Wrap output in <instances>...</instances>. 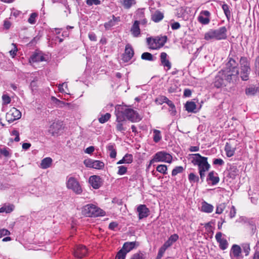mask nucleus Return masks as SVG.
<instances>
[{
	"label": "nucleus",
	"mask_w": 259,
	"mask_h": 259,
	"mask_svg": "<svg viewBox=\"0 0 259 259\" xmlns=\"http://www.w3.org/2000/svg\"><path fill=\"white\" fill-rule=\"evenodd\" d=\"M192 155L191 162L194 165L198 166L200 178L201 182H203L205 177V173L210 167V165L207 161V158L202 156L199 153L194 154Z\"/></svg>",
	"instance_id": "obj_1"
},
{
	"label": "nucleus",
	"mask_w": 259,
	"mask_h": 259,
	"mask_svg": "<svg viewBox=\"0 0 259 259\" xmlns=\"http://www.w3.org/2000/svg\"><path fill=\"white\" fill-rule=\"evenodd\" d=\"M117 113H119L124 117L125 116L129 120L132 122H137L141 119L139 114L136 111L126 106L121 107V109L118 110Z\"/></svg>",
	"instance_id": "obj_2"
},
{
	"label": "nucleus",
	"mask_w": 259,
	"mask_h": 259,
	"mask_svg": "<svg viewBox=\"0 0 259 259\" xmlns=\"http://www.w3.org/2000/svg\"><path fill=\"white\" fill-rule=\"evenodd\" d=\"M166 41V37H156L155 38L148 37L147 38V42L149 48L152 50L159 49L162 47Z\"/></svg>",
	"instance_id": "obj_3"
},
{
	"label": "nucleus",
	"mask_w": 259,
	"mask_h": 259,
	"mask_svg": "<svg viewBox=\"0 0 259 259\" xmlns=\"http://www.w3.org/2000/svg\"><path fill=\"white\" fill-rule=\"evenodd\" d=\"M83 211L88 217L103 216L105 212L94 204H88L84 206Z\"/></svg>",
	"instance_id": "obj_4"
},
{
	"label": "nucleus",
	"mask_w": 259,
	"mask_h": 259,
	"mask_svg": "<svg viewBox=\"0 0 259 259\" xmlns=\"http://www.w3.org/2000/svg\"><path fill=\"white\" fill-rule=\"evenodd\" d=\"M172 159V157L170 154L164 151H160L154 155L153 159L150 160L148 167H150L153 163L155 162H164L170 163Z\"/></svg>",
	"instance_id": "obj_5"
},
{
	"label": "nucleus",
	"mask_w": 259,
	"mask_h": 259,
	"mask_svg": "<svg viewBox=\"0 0 259 259\" xmlns=\"http://www.w3.org/2000/svg\"><path fill=\"white\" fill-rule=\"evenodd\" d=\"M66 187L76 194H80L82 192L79 182L74 177H70L66 182Z\"/></svg>",
	"instance_id": "obj_6"
},
{
	"label": "nucleus",
	"mask_w": 259,
	"mask_h": 259,
	"mask_svg": "<svg viewBox=\"0 0 259 259\" xmlns=\"http://www.w3.org/2000/svg\"><path fill=\"white\" fill-rule=\"evenodd\" d=\"M220 71L223 73L225 79L227 82H236L238 79L239 70H232L224 68Z\"/></svg>",
	"instance_id": "obj_7"
},
{
	"label": "nucleus",
	"mask_w": 259,
	"mask_h": 259,
	"mask_svg": "<svg viewBox=\"0 0 259 259\" xmlns=\"http://www.w3.org/2000/svg\"><path fill=\"white\" fill-rule=\"evenodd\" d=\"M21 117V112L15 107L12 108L10 111L7 113L6 115V120L9 123H11L16 120L20 119Z\"/></svg>",
	"instance_id": "obj_8"
},
{
	"label": "nucleus",
	"mask_w": 259,
	"mask_h": 259,
	"mask_svg": "<svg viewBox=\"0 0 259 259\" xmlns=\"http://www.w3.org/2000/svg\"><path fill=\"white\" fill-rule=\"evenodd\" d=\"M134 51L132 46L128 44L125 46L124 53L122 55V60L124 62H128L133 57Z\"/></svg>",
	"instance_id": "obj_9"
},
{
	"label": "nucleus",
	"mask_w": 259,
	"mask_h": 259,
	"mask_svg": "<svg viewBox=\"0 0 259 259\" xmlns=\"http://www.w3.org/2000/svg\"><path fill=\"white\" fill-rule=\"evenodd\" d=\"M210 13L208 11H202L198 17V21L203 25L208 24L210 22Z\"/></svg>",
	"instance_id": "obj_10"
},
{
	"label": "nucleus",
	"mask_w": 259,
	"mask_h": 259,
	"mask_svg": "<svg viewBox=\"0 0 259 259\" xmlns=\"http://www.w3.org/2000/svg\"><path fill=\"white\" fill-rule=\"evenodd\" d=\"M138 213V217L140 220L147 218L150 212L149 208L145 204L139 205L137 208Z\"/></svg>",
	"instance_id": "obj_11"
},
{
	"label": "nucleus",
	"mask_w": 259,
	"mask_h": 259,
	"mask_svg": "<svg viewBox=\"0 0 259 259\" xmlns=\"http://www.w3.org/2000/svg\"><path fill=\"white\" fill-rule=\"evenodd\" d=\"M212 31L217 40L224 39L227 37V29L225 26L218 29H212Z\"/></svg>",
	"instance_id": "obj_12"
},
{
	"label": "nucleus",
	"mask_w": 259,
	"mask_h": 259,
	"mask_svg": "<svg viewBox=\"0 0 259 259\" xmlns=\"http://www.w3.org/2000/svg\"><path fill=\"white\" fill-rule=\"evenodd\" d=\"M87 253L88 250L86 247L82 245H79L76 246L74 251V255L78 258H81L84 257Z\"/></svg>",
	"instance_id": "obj_13"
},
{
	"label": "nucleus",
	"mask_w": 259,
	"mask_h": 259,
	"mask_svg": "<svg viewBox=\"0 0 259 259\" xmlns=\"http://www.w3.org/2000/svg\"><path fill=\"white\" fill-rule=\"evenodd\" d=\"M226 82L227 81L225 79L223 73L220 71L215 77L214 81V87L220 88L224 85L225 86Z\"/></svg>",
	"instance_id": "obj_14"
},
{
	"label": "nucleus",
	"mask_w": 259,
	"mask_h": 259,
	"mask_svg": "<svg viewBox=\"0 0 259 259\" xmlns=\"http://www.w3.org/2000/svg\"><path fill=\"white\" fill-rule=\"evenodd\" d=\"M222 233L218 232L215 235V239L219 243V247L222 250H225L228 247V243L225 238H222Z\"/></svg>",
	"instance_id": "obj_15"
},
{
	"label": "nucleus",
	"mask_w": 259,
	"mask_h": 259,
	"mask_svg": "<svg viewBox=\"0 0 259 259\" xmlns=\"http://www.w3.org/2000/svg\"><path fill=\"white\" fill-rule=\"evenodd\" d=\"M62 123L61 122L57 121L53 122L50 126L49 132L52 136H56L61 130Z\"/></svg>",
	"instance_id": "obj_16"
},
{
	"label": "nucleus",
	"mask_w": 259,
	"mask_h": 259,
	"mask_svg": "<svg viewBox=\"0 0 259 259\" xmlns=\"http://www.w3.org/2000/svg\"><path fill=\"white\" fill-rule=\"evenodd\" d=\"M241 253V249L239 245L234 244L232 246L230 256L232 259H239Z\"/></svg>",
	"instance_id": "obj_17"
},
{
	"label": "nucleus",
	"mask_w": 259,
	"mask_h": 259,
	"mask_svg": "<svg viewBox=\"0 0 259 259\" xmlns=\"http://www.w3.org/2000/svg\"><path fill=\"white\" fill-rule=\"evenodd\" d=\"M139 243L136 241L126 242L124 243L122 249L127 254L132 249L139 246Z\"/></svg>",
	"instance_id": "obj_18"
},
{
	"label": "nucleus",
	"mask_w": 259,
	"mask_h": 259,
	"mask_svg": "<svg viewBox=\"0 0 259 259\" xmlns=\"http://www.w3.org/2000/svg\"><path fill=\"white\" fill-rule=\"evenodd\" d=\"M167 55L165 52H162L160 54V60L161 65L164 67L167 68V70H169L171 68V64L170 61L167 59Z\"/></svg>",
	"instance_id": "obj_19"
},
{
	"label": "nucleus",
	"mask_w": 259,
	"mask_h": 259,
	"mask_svg": "<svg viewBox=\"0 0 259 259\" xmlns=\"http://www.w3.org/2000/svg\"><path fill=\"white\" fill-rule=\"evenodd\" d=\"M116 129L117 131L120 132H124L125 131V128L123 126V123L122 122L125 121V118L123 116H121L119 113L116 114Z\"/></svg>",
	"instance_id": "obj_20"
},
{
	"label": "nucleus",
	"mask_w": 259,
	"mask_h": 259,
	"mask_svg": "<svg viewBox=\"0 0 259 259\" xmlns=\"http://www.w3.org/2000/svg\"><path fill=\"white\" fill-rule=\"evenodd\" d=\"M217 174L214 171H211L209 172L206 181L207 182H211V184L213 185H216L219 182L220 178L217 176Z\"/></svg>",
	"instance_id": "obj_21"
},
{
	"label": "nucleus",
	"mask_w": 259,
	"mask_h": 259,
	"mask_svg": "<svg viewBox=\"0 0 259 259\" xmlns=\"http://www.w3.org/2000/svg\"><path fill=\"white\" fill-rule=\"evenodd\" d=\"M100 180L99 176H92L89 179V182L94 189H98L101 185Z\"/></svg>",
	"instance_id": "obj_22"
},
{
	"label": "nucleus",
	"mask_w": 259,
	"mask_h": 259,
	"mask_svg": "<svg viewBox=\"0 0 259 259\" xmlns=\"http://www.w3.org/2000/svg\"><path fill=\"white\" fill-rule=\"evenodd\" d=\"M131 32L134 37H138L140 34L139 22L135 21L132 26Z\"/></svg>",
	"instance_id": "obj_23"
},
{
	"label": "nucleus",
	"mask_w": 259,
	"mask_h": 259,
	"mask_svg": "<svg viewBox=\"0 0 259 259\" xmlns=\"http://www.w3.org/2000/svg\"><path fill=\"white\" fill-rule=\"evenodd\" d=\"M238 63L233 58H229L228 62L226 64L225 68L232 70H239Z\"/></svg>",
	"instance_id": "obj_24"
},
{
	"label": "nucleus",
	"mask_w": 259,
	"mask_h": 259,
	"mask_svg": "<svg viewBox=\"0 0 259 259\" xmlns=\"http://www.w3.org/2000/svg\"><path fill=\"white\" fill-rule=\"evenodd\" d=\"M120 21V17H116L114 15L112 16V19L106 22L104 24V26L107 29H109L111 27L115 26Z\"/></svg>",
	"instance_id": "obj_25"
},
{
	"label": "nucleus",
	"mask_w": 259,
	"mask_h": 259,
	"mask_svg": "<svg viewBox=\"0 0 259 259\" xmlns=\"http://www.w3.org/2000/svg\"><path fill=\"white\" fill-rule=\"evenodd\" d=\"M52 162L53 160L51 157L45 158L41 160L40 167L42 169H47L51 166Z\"/></svg>",
	"instance_id": "obj_26"
},
{
	"label": "nucleus",
	"mask_w": 259,
	"mask_h": 259,
	"mask_svg": "<svg viewBox=\"0 0 259 259\" xmlns=\"http://www.w3.org/2000/svg\"><path fill=\"white\" fill-rule=\"evenodd\" d=\"M225 150L226 151V155L228 157H230L234 155L235 148L233 147L230 143H227L225 146Z\"/></svg>",
	"instance_id": "obj_27"
},
{
	"label": "nucleus",
	"mask_w": 259,
	"mask_h": 259,
	"mask_svg": "<svg viewBox=\"0 0 259 259\" xmlns=\"http://www.w3.org/2000/svg\"><path fill=\"white\" fill-rule=\"evenodd\" d=\"M213 206L205 201L202 203L201 211L206 213H210L213 211Z\"/></svg>",
	"instance_id": "obj_28"
},
{
	"label": "nucleus",
	"mask_w": 259,
	"mask_h": 259,
	"mask_svg": "<svg viewBox=\"0 0 259 259\" xmlns=\"http://www.w3.org/2000/svg\"><path fill=\"white\" fill-rule=\"evenodd\" d=\"M163 14L159 11H155L151 16V19L155 22H158L163 18Z\"/></svg>",
	"instance_id": "obj_29"
},
{
	"label": "nucleus",
	"mask_w": 259,
	"mask_h": 259,
	"mask_svg": "<svg viewBox=\"0 0 259 259\" xmlns=\"http://www.w3.org/2000/svg\"><path fill=\"white\" fill-rule=\"evenodd\" d=\"M45 60L44 57L40 54L36 53L33 54L30 59V62H38Z\"/></svg>",
	"instance_id": "obj_30"
},
{
	"label": "nucleus",
	"mask_w": 259,
	"mask_h": 259,
	"mask_svg": "<svg viewBox=\"0 0 259 259\" xmlns=\"http://www.w3.org/2000/svg\"><path fill=\"white\" fill-rule=\"evenodd\" d=\"M186 109L189 112L195 113V109L196 108V105L193 102H187L185 105Z\"/></svg>",
	"instance_id": "obj_31"
},
{
	"label": "nucleus",
	"mask_w": 259,
	"mask_h": 259,
	"mask_svg": "<svg viewBox=\"0 0 259 259\" xmlns=\"http://www.w3.org/2000/svg\"><path fill=\"white\" fill-rule=\"evenodd\" d=\"M250 69H242L241 70L240 77L243 80H247L249 78V74L250 73Z\"/></svg>",
	"instance_id": "obj_32"
},
{
	"label": "nucleus",
	"mask_w": 259,
	"mask_h": 259,
	"mask_svg": "<svg viewBox=\"0 0 259 259\" xmlns=\"http://www.w3.org/2000/svg\"><path fill=\"white\" fill-rule=\"evenodd\" d=\"M120 2L125 9H129L136 4L135 0H120Z\"/></svg>",
	"instance_id": "obj_33"
},
{
	"label": "nucleus",
	"mask_w": 259,
	"mask_h": 259,
	"mask_svg": "<svg viewBox=\"0 0 259 259\" xmlns=\"http://www.w3.org/2000/svg\"><path fill=\"white\" fill-rule=\"evenodd\" d=\"M241 70L250 68L248 60L245 57H241L240 60Z\"/></svg>",
	"instance_id": "obj_34"
},
{
	"label": "nucleus",
	"mask_w": 259,
	"mask_h": 259,
	"mask_svg": "<svg viewBox=\"0 0 259 259\" xmlns=\"http://www.w3.org/2000/svg\"><path fill=\"white\" fill-rule=\"evenodd\" d=\"M161 139V132L157 130H153V141L155 143H158Z\"/></svg>",
	"instance_id": "obj_35"
},
{
	"label": "nucleus",
	"mask_w": 259,
	"mask_h": 259,
	"mask_svg": "<svg viewBox=\"0 0 259 259\" xmlns=\"http://www.w3.org/2000/svg\"><path fill=\"white\" fill-rule=\"evenodd\" d=\"M14 206L13 205H5L0 208V212H6L7 213H10L14 210Z\"/></svg>",
	"instance_id": "obj_36"
},
{
	"label": "nucleus",
	"mask_w": 259,
	"mask_h": 259,
	"mask_svg": "<svg viewBox=\"0 0 259 259\" xmlns=\"http://www.w3.org/2000/svg\"><path fill=\"white\" fill-rule=\"evenodd\" d=\"M204 38L206 40L215 39V37L212 31V29H210L208 31L205 33Z\"/></svg>",
	"instance_id": "obj_37"
},
{
	"label": "nucleus",
	"mask_w": 259,
	"mask_h": 259,
	"mask_svg": "<svg viewBox=\"0 0 259 259\" xmlns=\"http://www.w3.org/2000/svg\"><path fill=\"white\" fill-rule=\"evenodd\" d=\"M188 179L191 183H194L199 182V178L194 173H190L188 176Z\"/></svg>",
	"instance_id": "obj_38"
},
{
	"label": "nucleus",
	"mask_w": 259,
	"mask_h": 259,
	"mask_svg": "<svg viewBox=\"0 0 259 259\" xmlns=\"http://www.w3.org/2000/svg\"><path fill=\"white\" fill-rule=\"evenodd\" d=\"M105 164L103 162L100 160H94L93 168L101 169L104 168Z\"/></svg>",
	"instance_id": "obj_39"
},
{
	"label": "nucleus",
	"mask_w": 259,
	"mask_h": 259,
	"mask_svg": "<svg viewBox=\"0 0 259 259\" xmlns=\"http://www.w3.org/2000/svg\"><path fill=\"white\" fill-rule=\"evenodd\" d=\"M177 82L173 81L170 83V87H169L168 91L169 93H175L177 92L179 89Z\"/></svg>",
	"instance_id": "obj_40"
},
{
	"label": "nucleus",
	"mask_w": 259,
	"mask_h": 259,
	"mask_svg": "<svg viewBox=\"0 0 259 259\" xmlns=\"http://www.w3.org/2000/svg\"><path fill=\"white\" fill-rule=\"evenodd\" d=\"M141 58L143 60L152 61H153V55L148 52H145L141 55Z\"/></svg>",
	"instance_id": "obj_41"
},
{
	"label": "nucleus",
	"mask_w": 259,
	"mask_h": 259,
	"mask_svg": "<svg viewBox=\"0 0 259 259\" xmlns=\"http://www.w3.org/2000/svg\"><path fill=\"white\" fill-rule=\"evenodd\" d=\"M222 9L224 11V12L227 18V19L229 20L231 17V12L229 10V6L227 4H223L222 5Z\"/></svg>",
	"instance_id": "obj_42"
},
{
	"label": "nucleus",
	"mask_w": 259,
	"mask_h": 259,
	"mask_svg": "<svg viewBox=\"0 0 259 259\" xmlns=\"http://www.w3.org/2000/svg\"><path fill=\"white\" fill-rule=\"evenodd\" d=\"M10 156V151L8 148H0V158L3 156L7 157Z\"/></svg>",
	"instance_id": "obj_43"
},
{
	"label": "nucleus",
	"mask_w": 259,
	"mask_h": 259,
	"mask_svg": "<svg viewBox=\"0 0 259 259\" xmlns=\"http://www.w3.org/2000/svg\"><path fill=\"white\" fill-rule=\"evenodd\" d=\"M156 170L158 172H159L161 174H163L164 175H165L167 174V166L166 165H164V164L158 165L156 167Z\"/></svg>",
	"instance_id": "obj_44"
},
{
	"label": "nucleus",
	"mask_w": 259,
	"mask_h": 259,
	"mask_svg": "<svg viewBox=\"0 0 259 259\" xmlns=\"http://www.w3.org/2000/svg\"><path fill=\"white\" fill-rule=\"evenodd\" d=\"M226 207L225 203H222L217 206L215 213L217 214H221Z\"/></svg>",
	"instance_id": "obj_45"
},
{
	"label": "nucleus",
	"mask_w": 259,
	"mask_h": 259,
	"mask_svg": "<svg viewBox=\"0 0 259 259\" xmlns=\"http://www.w3.org/2000/svg\"><path fill=\"white\" fill-rule=\"evenodd\" d=\"M111 114L109 113H107L104 115L101 116V117L99 118V121L101 123H104L107 122L110 118Z\"/></svg>",
	"instance_id": "obj_46"
},
{
	"label": "nucleus",
	"mask_w": 259,
	"mask_h": 259,
	"mask_svg": "<svg viewBox=\"0 0 259 259\" xmlns=\"http://www.w3.org/2000/svg\"><path fill=\"white\" fill-rule=\"evenodd\" d=\"M184 168L182 166H179L176 167L173 170H172L171 175L172 176H175L177 174L179 173H181L183 171Z\"/></svg>",
	"instance_id": "obj_47"
},
{
	"label": "nucleus",
	"mask_w": 259,
	"mask_h": 259,
	"mask_svg": "<svg viewBox=\"0 0 259 259\" xmlns=\"http://www.w3.org/2000/svg\"><path fill=\"white\" fill-rule=\"evenodd\" d=\"M257 92V89L253 87H251L247 88L245 90V93L247 95H253Z\"/></svg>",
	"instance_id": "obj_48"
},
{
	"label": "nucleus",
	"mask_w": 259,
	"mask_h": 259,
	"mask_svg": "<svg viewBox=\"0 0 259 259\" xmlns=\"http://www.w3.org/2000/svg\"><path fill=\"white\" fill-rule=\"evenodd\" d=\"M37 16V14L36 13H31L28 19V22L31 24H34L36 22V18Z\"/></svg>",
	"instance_id": "obj_49"
},
{
	"label": "nucleus",
	"mask_w": 259,
	"mask_h": 259,
	"mask_svg": "<svg viewBox=\"0 0 259 259\" xmlns=\"http://www.w3.org/2000/svg\"><path fill=\"white\" fill-rule=\"evenodd\" d=\"M126 253L121 249L116 255L115 259H125Z\"/></svg>",
	"instance_id": "obj_50"
},
{
	"label": "nucleus",
	"mask_w": 259,
	"mask_h": 259,
	"mask_svg": "<svg viewBox=\"0 0 259 259\" xmlns=\"http://www.w3.org/2000/svg\"><path fill=\"white\" fill-rule=\"evenodd\" d=\"M12 45L13 46V48L9 51V54L12 58H14V57L16 55L18 49L15 44H12Z\"/></svg>",
	"instance_id": "obj_51"
},
{
	"label": "nucleus",
	"mask_w": 259,
	"mask_h": 259,
	"mask_svg": "<svg viewBox=\"0 0 259 259\" xmlns=\"http://www.w3.org/2000/svg\"><path fill=\"white\" fill-rule=\"evenodd\" d=\"M2 100L4 105H7L10 103L11 99L8 95L4 94L2 96Z\"/></svg>",
	"instance_id": "obj_52"
},
{
	"label": "nucleus",
	"mask_w": 259,
	"mask_h": 259,
	"mask_svg": "<svg viewBox=\"0 0 259 259\" xmlns=\"http://www.w3.org/2000/svg\"><path fill=\"white\" fill-rule=\"evenodd\" d=\"M94 160L91 159H85L83 161L84 164L88 167L93 168Z\"/></svg>",
	"instance_id": "obj_53"
},
{
	"label": "nucleus",
	"mask_w": 259,
	"mask_h": 259,
	"mask_svg": "<svg viewBox=\"0 0 259 259\" xmlns=\"http://www.w3.org/2000/svg\"><path fill=\"white\" fill-rule=\"evenodd\" d=\"M118 170L117 172V174L119 175H123L125 174L127 171V168L124 166H119L118 167Z\"/></svg>",
	"instance_id": "obj_54"
},
{
	"label": "nucleus",
	"mask_w": 259,
	"mask_h": 259,
	"mask_svg": "<svg viewBox=\"0 0 259 259\" xmlns=\"http://www.w3.org/2000/svg\"><path fill=\"white\" fill-rule=\"evenodd\" d=\"M86 3L88 6H92L93 5H98L101 2L99 0H87Z\"/></svg>",
	"instance_id": "obj_55"
},
{
	"label": "nucleus",
	"mask_w": 259,
	"mask_h": 259,
	"mask_svg": "<svg viewBox=\"0 0 259 259\" xmlns=\"http://www.w3.org/2000/svg\"><path fill=\"white\" fill-rule=\"evenodd\" d=\"M123 158L125 159V163H131L133 161V156L132 154H126Z\"/></svg>",
	"instance_id": "obj_56"
},
{
	"label": "nucleus",
	"mask_w": 259,
	"mask_h": 259,
	"mask_svg": "<svg viewBox=\"0 0 259 259\" xmlns=\"http://www.w3.org/2000/svg\"><path fill=\"white\" fill-rule=\"evenodd\" d=\"M11 135L12 136H15V138L14 139V141L16 142H19L20 141V138H19V133L17 130H13L12 133Z\"/></svg>",
	"instance_id": "obj_57"
},
{
	"label": "nucleus",
	"mask_w": 259,
	"mask_h": 259,
	"mask_svg": "<svg viewBox=\"0 0 259 259\" xmlns=\"http://www.w3.org/2000/svg\"><path fill=\"white\" fill-rule=\"evenodd\" d=\"M10 234V232L9 230L6 229H0V238L6 235Z\"/></svg>",
	"instance_id": "obj_58"
},
{
	"label": "nucleus",
	"mask_w": 259,
	"mask_h": 259,
	"mask_svg": "<svg viewBox=\"0 0 259 259\" xmlns=\"http://www.w3.org/2000/svg\"><path fill=\"white\" fill-rule=\"evenodd\" d=\"M236 213V208L234 206L232 205L231 206V208L230 211V213H229L230 218L231 219L233 218L234 217H235Z\"/></svg>",
	"instance_id": "obj_59"
},
{
	"label": "nucleus",
	"mask_w": 259,
	"mask_h": 259,
	"mask_svg": "<svg viewBox=\"0 0 259 259\" xmlns=\"http://www.w3.org/2000/svg\"><path fill=\"white\" fill-rule=\"evenodd\" d=\"M143 18H145L144 12L142 10L138 11L136 13V19L141 20Z\"/></svg>",
	"instance_id": "obj_60"
},
{
	"label": "nucleus",
	"mask_w": 259,
	"mask_h": 259,
	"mask_svg": "<svg viewBox=\"0 0 259 259\" xmlns=\"http://www.w3.org/2000/svg\"><path fill=\"white\" fill-rule=\"evenodd\" d=\"M213 163L215 165H222L224 164V162L223 159L221 158H217L214 159Z\"/></svg>",
	"instance_id": "obj_61"
},
{
	"label": "nucleus",
	"mask_w": 259,
	"mask_h": 259,
	"mask_svg": "<svg viewBox=\"0 0 259 259\" xmlns=\"http://www.w3.org/2000/svg\"><path fill=\"white\" fill-rule=\"evenodd\" d=\"M131 259H143V254L141 253H137L134 254Z\"/></svg>",
	"instance_id": "obj_62"
},
{
	"label": "nucleus",
	"mask_w": 259,
	"mask_h": 259,
	"mask_svg": "<svg viewBox=\"0 0 259 259\" xmlns=\"http://www.w3.org/2000/svg\"><path fill=\"white\" fill-rule=\"evenodd\" d=\"M179 238V236L177 234H175L170 236L168 239L172 242V243H174L176 242Z\"/></svg>",
	"instance_id": "obj_63"
},
{
	"label": "nucleus",
	"mask_w": 259,
	"mask_h": 259,
	"mask_svg": "<svg viewBox=\"0 0 259 259\" xmlns=\"http://www.w3.org/2000/svg\"><path fill=\"white\" fill-rule=\"evenodd\" d=\"M95 150V148L94 146H90L86 148L85 150V153L88 154H92Z\"/></svg>",
	"instance_id": "obj_64"
}]
</instances>
